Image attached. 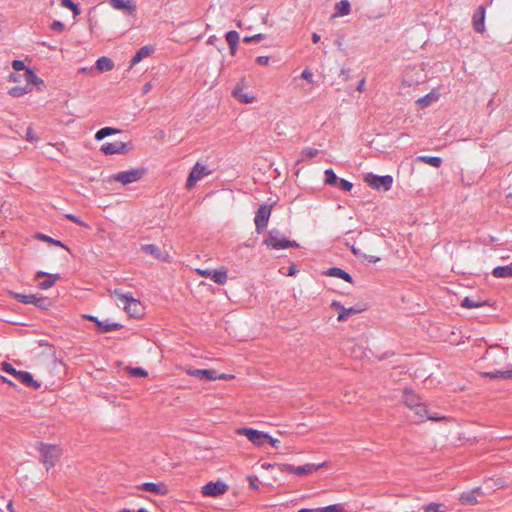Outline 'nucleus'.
Here are the masks:
<instances>
[{
	"mask_svg": "<svg viewBox=\"0 0 512 512\" xmlns=\"http://www.w3.org/2000/svg\"><path fill=\"white\" fill-rule=\"evenodd\" d=\"M197 273L203 277L210 278L212 271L209 269H197Z\"/></svg>",
	"mask_w": 512,
	"mask_h": 512,
	"instance_id": "13d9d810",
	"label": "nucleus"
},
{
	"mask_svg": "<svg viewBox=\"0 0 512 512\" xmlns=\"http://www.w3.org/2000/svg\"><path fill=\"white\" fill-rule=\"evenodd\" d=\"M325 274L331 277L343 279L348 283H353L351 275L339 267H331L325 272Z\"/></svg>",
	"mask_w": 512,
	"mask_h": 512,
	"instance_id": "b1692460",
	"label": "nucleus"
},
{
	"mask_svg": "<svg viewBox=\"0 0 512 512\" xmlns=\"http://www.w3.org/2000/svg\"><path fill=\"white\" fill-rule=\"evenodd\" d=\"M492 2L493 0H487L486 5H480L473 13L472 24L473 29L477 33H483L485 31L486 6L491 5Z\"/></svg>",
	"mask_w": 512,
	"mask_h": 512,
	"instance_id": "ddd939ff",
	"label": "nucleus"
},
{
	"mask_svg": "<svg viewBox=\"0 0 512 512\" xmlns=\"http://www.w3.org/2000/svg\"><path fill=\"white\" fill-rule=\"evenodd\" d=\"M26 139L28 141H33L34 140V137H33V134H32V128L31 127H28L27 128V131H26Z\"/></svg>",
	"mask_w": 512,
	"mask_h": 512,
	"instance_id": "338daca9",
	"label": "nucleus"
},
{
	"mask_svg": "<svg viewBox=\"0 0 512 512\" xmlns=\"http://www.w3.org/2000/svg\"><path fill=\"white\" fill-rule=\"evenodd\" d=\"M312 77H313V74L310 70L308 69H305L302 73H301V78L309 81V82H312Z\"/></svg>",
	"mask_w": 512,
	"mask_h": 512,
	"instance_id": "5fc2aeb1",
	"label": "nucleus"
},
{
	"mask_svg": "<svg viewBox=\"0 0 512 512\" xmlns=\"http://www.w3.org/2000/svg\"><path fill=\"white\" fill-rule=\"evenodd\" d=\"M12 68L16 71H23V79L28 85L37 86L38 90H41V85L44 84L43 80L39 78L30 68H26L22 60H14L12 62Z\"/></svg>",
	"mask_w": 512,
	"mask_h": 512,
	"instance_id": "6e6552de",
	"label": "nucleus"
},
{
	"mask_svg": "<svg viewBox=\"0 0 512 512\" xmlns=\"http://www.w3.org/2000/svg\"><path fill=\"white\" fill-rule=\"evenodd\" d=\"M481 375L490 379H510L512 378V370H495L491 372H483Z\"/></svg>",
	"mask_w": 512,
	"mask_h": 512,
	"instance_id": "bb28decb",
	"label": "nucleus"
},
{
	"mask_svg": "<svg viewBox=\"0 0 512 512\" xmlns=\"http://www.w3.org/2000/svg\"><path fill=\"white\" fill-rule=\"evenodd\" d=\"M8 294L12 296L15 300L23 303V304H34L35 295L34 294H21L16 293L14 291H8Z\"/></svg>",
	"mask_w": 512,
	"mask_h": 512,
	"instance_id": "7c9ffc66",
	"label": "nucleus"
},
{
	"mask_svg": "<svg viewBox=\"0 0 512 512\" xmlns=\"http://www.w3.org/2000/svg\"><path fill=\"white\" fill-rule=\"evenodd\" d=\"M142 252L145 254L151 255L155 259L167 261L168 260V253L163 252L157 245L155 244H145L141 246Z\"/></svg>",
	"mask_w": 512,
	"mask_h": 512,
	"instance_id": "6ab92c4d",
	"label": "nucleus"
},
{
	"mask_svg": "<svg viewBox=\"0 0 512 512\" xmlns=\"http://www.w3.org/2000/svg\"><path fill=\"white\" fill-rule=\"evenodd\" d=\"M418 160L435 168H439L442 164V159L437 156H420Z\"/></svg>",
	"mask_w": 512,
	"mask_h": 512,
	"instance_id": "e433bc0d",
	"label": "nucleus"
},
{
	"mask_svg": "<svg viewBox=\"0 0 512 512\" xmlns=\"http://www.w3.org/2000/svg\"><path fill=\"white\" fill-rule=\"evenodd\" d=\"M267 442L274 448H278V444L280 443L278 439L272 438L270 435Z\"/></svg>",
	"mask_w": 512,
	"mask_h": 512,
	"instance_id": "052dcab7",
	"label": "nucleus"
},
{
	"mask_svg": "<svg viewBox=\"0 0 512 512\" xmlns=\"http://www.w3.org/2000/svg\"><path fill=\"white\" fill-rule=\"evenodd\" d=\"M492 275L496 278L512 277V263L507 266L495 267L492 271Z\"/></svg>",
	"mask_w": 512,
	"mask_h": 512,
	"instance_id": "cd10ccee",
	"label": "nucleus"
},
{
	"mask_svg": "<svg viewBox=\"0 0 512 512\" xmlns=\"http://www.w3.org/2000/svg\"><path fill=\"white\" fill-rule=\"evenodd\" d=\"M240 89L236 88L233 91V94L235 97H237L242 103H251L253 101V98H249L247 95H241L239 93Z\"/></svg>",
	"mask_w": 512,
	"mask_h": 512,
	"instance_id": "8fccbe9b",
	"label": "nucleus"
},
{
	"mask_svg": "<svg viewBox=\"0 0 512 512\" xmlns=\"http://www.w3.org/2000/svg\"><path fill=\"white\" fill-rule=\"evenodd\" d=\"M330 307L332 309L339 310V312H341L342 308H344V306L339 301L336 300L331 303Z\"/></svg>",
	"mask_w": 512,
	"mask_h": 512,
	"instance_id": "bf43d9fd",
	"label": "nucleus"
},
{
	"mask_svg": "<svg viewBox=\"0 0 512 512\" xmlns=\"http://www.w3.org/2000/svg\"><path fill=\"white\" fill-rule=\"evenodd\" d=\"M60 3L63 7L70 9L72 11L74 17H77L78 15H80V13H81L80 8L72 0H60Z\"/></svg>",
	"mask_w": 512,
	"mask_h": 512,
	"instance_id": "4c0bfd02",
	"label": "nucleus"
},
{
	"mask_svg": "<svg viewBox=\"0 0 512 512\" xmlns=\"http://www.w3.org/2000/svg\"><path fill=\"white\" fill-rule=\"evenodd\" d=\"M335 187H338L342 191L348 192L352 189L353 184L345 179H338Z\"/></svg>",
	"mask_w": 512,
	"mask_h": 512,
	"instance_id": "a18cd8bd",
	"label": "nucleus"
},
{
	"mask_svg": "<svg viewBox=\"0 0 512 512\" xmlns=\"http://www.w3.org/2000/svg\"><path fill=\"white\" fill-rule=\"evenodd\" d=\"M459 501L463 505H475L478 502L474 491L462 493Z\"/></svg>",
	"mask_w": 512,
	"mask_h": 512,
	"instance_id": "f704fd0d",
	"label": "nucleus"
},
{
	"mask_svg": "<svg viewBox=\"0 0 512 512\" xmlns=\"http://www.w3.org/2000/svg\"><path fill=\"white\" fill-rule=\"evenodd\" d=\"M320 151L315 148L306 147L301 151V159L299 161H304L307 158L316 157Z\"/></svg>",
	"mask_w": 512,
	"mask_h": 512,
	"instance_id": "ea45409f",
	"label": "nucleus"
},
{
	"mask_svg": "<svg viewBox=\"0 0 512 512\" xmlns=\"http://www.w3.org/2000/svg\"><path fill=\"white\" fill-rule=\"evenodd\" d=\"M364 182L375 190L389 191L393 185V177L390 175L378 176L373 173H367L364 176Z\"/></svg>",
	"mask_w": 512,
	"mask_h": 512,
	"instance_id": "39448f33",
	"label": "nucleus"
},
{
	"mask_svg": "<svg viewBox=\"0 0 512 512\" xmlns=\"http://www.w3.org/2000/svg\"><path fill=\"white\" fill-rule=\"evenodd\" d=\"M50 28H51L52 31L62 32L64 30L65 26H64V24L61 21L55 20L50 25Z\"/></svg>",
	"mask_w": 512,
	"mask_h": 512,
	"instance_id": "603ef678",
	"label": "nucleus"
},
{
	"mask_svg": "<svg viewBox=\"0 0 512 512\" xmlns=\"http://www.w3.org/2000/svg\"><path fill=\"white\" fill-rule=\"evenodd\" d=\"M362 257L365 258L366 260H368V262H370V263H376V262L380 261L379 257L368 256L366 254H362Z\"/></svg>",
	"mask_w": 512,
	"mask_h": 512,
	"instance_id": "680f3d73",
	"label": "nucleus"
},
{
	"mask_svg": "<svg viewBox=\"0 0 512 512\" xmlns=\"http://www.w3.org/2000/svg\"><path fill=\"white\" fill-rule=\"evenodd\" d=\"M337 13L335 16H345L350 13V3L348 0H341L336 4Z\"/></svg>",
	"mask_w": 512,
	"mask_h": 512,
	"instance_id": "c9c22d12",
	"label": "nucleus"
},
{
	"mask_svg": "<svg viewBox=\"0 0 512 512\" xmlns=\"http://www.w3.org/2000/svg\"><path fill=\"white\" fill-rule=\"evenodd\" d=\"M131 149V143H124L120 141H116L113 143L103 144L101 147V151L105 155L112 154H125Z\"/></svg>",
	"mask_w": 512,
	"mask_h": 512,
	"instance_id": "4468645a",
	"label": "nucleus"
},
{
	"mask_svg": "<svg viewBox=\"0 0 512 512\" xmlns=\"http://www.w3.org/2000/svg\"><path fill=\"white\" fill-rule=\"evenodd\" d=\"M248 480H249V483H250V486L257 489L258 488V478L257 476H248Z\"/></svg>",
	"mask_w": 512,
	"mask_h": 512,
	"instance_id": "4d7b16f0",
	"label": "nucleus"
},
{
	"mask_svg": "<svg viewBox=\"0 0 512 512\" xmlns=\"http://www.w3.org/2000/svg\"><path fill=\"white\" fill-rule=\"evenodd\" d=\"M359 92H363L365 90V78L361 79L356 88Z\"/></svg>",
	"mask_w": 512,
	"mask_h": 512,
	"instance_id": "0e129e2a",
	"label": "nucleus"
},
{
	"mask_svg": "<svg viewBox=\"0 0 512 512\" xmlns=\"http://www.w3.org/2000/svg\"><path fill=\"white\" fill-rule=\"evenodd\" d=\"M119 132H120V130L112 128V127H103V128H101L100 130H98L96 132L95 139L97 141H100V140L104 139L107 136H110V135H113V134H117Z\"/></svg>",
	"mask_w": 512,
	"mask_h": 512,
	"instance_id": "72a5a7b5",
	"label": "nucleus"
},
{
	"mask_svg": "<svg viewBox=\"0 0 512 512\" xmlns=\"http://www.w3.org/2000/svg\"><path fill=\"white\" fill-rule=\"evenodd\" d=\"M486 304H487L486 301H480V300H475L470 297H465L461 302V307L471 309V308H478V307H481Z\"/></svg>",
	"mask_w": 512,
	"mask_h": 512,
	"instance_id": "473e14b6",
	"label": "nucleus"
},
{
	"mask_svg": "<svg viewBox=\"0 0 512 512\" xmlns=\"http://www.w3.org/2000/svg\"><path fill=\"white\" fill-rule=\"evenodd\" d=\"M442 507H444L443 504L429 503L428 505H425L423 509L424 512H444Z\"/></svg>",
	"mask_w": 512,
	"mask_h": 512,
	"instance_id": "c03bdc74",
	"label": "nucleus"
},
{
	"mask_svg": "<svg viewBox=\"0 0 512 512\" xmlns=\"http://www.w3.org/2000/svg\"><path fill=\"white\" fill-rule=\"evenodd\" d=\"M269 57L268 56H258L256 58V62L259 64V65H264V66H267L269 64Z\"/></svg>",
	"mask_w": 512,
	"mask_h": 512,
	"instance_id": "864d4df0",
	"label": "nucleus"
},
{
	"mask_svg": "<svg viewBox=\"0 0 512 512\" xmlns=\"http://www.w3.org/2000/svg\"><path fill=\"white\" fill-rule=\"evenodd\" d=\"M31 87H32V85H28V83L26 82L25 86H15V87H12L9 90V94L12 97H21V96L29 93L31 91V89H32Z\"/></svg>",
	"mask_w": 512,
	"mask_h": 512,
	"instance_id": "2f4dec72",
	"label": "nucleus"
},
{
	"mask_svg": "<svg viewBox=\"0 0 512 512\" xmlns=\"http://www.w3.org/2000/svg\"><path fill=\"white\" fill-rule=\"evenodd\" d=\"M146 172V168L139 167L127 171L118 172L112 176V179L123 185H127L141 180L145 176Z\"/></svg>",
	"mask_w": 512,
	"mask_h": 512,
	"instance_id": "423d86ee",
	"label": "nucleus"
},
{
	"mask_svg": "<svg viewBox=\"0 0 512 512\" xmlns=\"http://www.w3.org/2000/svg\"><path fill=\"white\" fill-rule=\"evenodd\" d=\"M210 279L218 285H224L228 279L227 269L225 267H221L220 269L212 271Z\"/></svg>",
	"mask_w": 512,
	"mask_h": 512,
	"instance_id": "a878e982",
	"label": "nucleus"
},
{
	"mask_svg": "<svg viewBox=\"0 0 512 512\" xmlns=\"http://www.w3.org/2000/svg\"><path fill=\"white\" fill-rule=\"evenodd\" d=\"M265 38H266L265 34L259 33V34H255L253 36H245L243 38V42L249 43V42H252V41H261V40H263Z\"/></svg>",
	"mask_w": 512,
	"mask_h": 512,
	"instance_id": "09e8293b",
	"label": "nucleus"
},
{
	"mask_svg": "<svg viewBox=\"0 0 512 512\" xmlns=\"http://www.w3.org/2000/svg\"><path fill=\"white\" fill-rule=\"evenodd\" d=\"M122 328V325L116 322L108 323L103 321H97V331L99 333H107L114 330H119Z\"/></svg>",
	"mask_w": 512,
	"mask_h": 512,
	"instance_id": "c85d7f7f",
	"label": "nucleus"
},
{
	"mask_svg": "<svg viewBox=\"0 0 512 512\" xmlns=\"http://www.w3.org/2000/svg\"><path fill=\"white\" fill-rule=\"evenodd\" d=\"M151 89H152V83L151 82H147V83L144 84V86L142 88V93L143 94H147Z\"/></svg>",
	"mask_w": 512,
	"mask_h": 512,
	"instance_id": "e2e57ef3",
	"label": "nucleus"
},
{
	"mask_svg": "<svg viewBox=\"0 0 512 512\" xmlns=\"http://www.w3.org/2000/svg\"><path fill=\"white\" fill-rule=\"evenodd\" d=\"M409 409L414 412V422L416 423H421L424 422L425 420H432L436 422L446 420L445 416H439L436 413L429 412V410L426 408V405L423 402Z\"/></svg>",
	"mask_w": 512,
	"mask_h": 512,
	"instance_id": "9d476101",
	"label": "nucleus"
},
{
	"mask_svg": "<svg viewBox=\"0 0 512 512\" xmlns=\"http://www.w3.org/2000/svg\"><path fill=\"white\" fill-rule=\"evenodd\" d=\"M113 67L114 62L109 57L102 56L96 61V68L100 72L110 71L113 69Z\"/></svg>",
	"mask_w": 512,
	"mask_h": 512,
	"instance_id": "c756f323",
	"label": "nucleus"
},
{
	"mask_svg": "<svg viewBox=\"0 0 512 512\" xmlns=\"http://www.w3.org/2000/svg\"><path fill=\"white\" fill-rule=\"evenodd\" d=\"M403 403L407 408H411L414 406H417L419 403L422 402L421 397L412 389L405 388L403 390Z\"/></svg>",
	"mask_w": 512,
	"mask_h": 512,
	"instance_id": "aec40b11",
	"label": "nucleus"
},
{
	"mask_svg": "<svg viewBox=\"0 0 512 512\" xmlns=\"http://www.w3.org/2000/svg\"><path fill=\"white\" fill-rule=\"evenodd\" d=\"M345 509H344V506L343 504H332V505H328L326 507H321L319 508V512H344Z\"/></svg>",
	"mask_w": 512,
	"mask_h": 512,
	"instance_id": "79ce46f5",
	"label": "nucleus"
},
{
	"mask_svg": "<svg viewBox=\"0 0 512 512\" xmlns=\"http://www.w3.org/2000/svg\"><path fill=\"white\" fill-rule=\"evenodd\" d=\"M225 37H226V41L229 45L230 54L232 56H235L237 53L238 44H239V33L234 30L229 31L226 33Z\"/></svg>",
	"mask_w": 512,
	"mask_h": 512,
	"instance_id": "5701e85b",
	"label": "nucleus"
},
{
	"mask_svg": "<svg viewBox=\"0 0 512 512\" xmlns=\"http://www.w3.org/2000/svg\"><path fill=\"white\" fill-rule=\"evenodd\" d=\"M436 99H437V96H436V95H434L433 93H428L427 95H425V96H423V97L419 98V99L417 100V104H418L420 107L424 108V107L429 106V105L432 103V101H433V100H436Z\"/></svg>",
	"mask_w": 512,
	"mask_h": 512,
	"instance_id": "58836bf2",
	"label": "nucleus"
},
{
	"mask_svg": "<svg viewBox=\"0 0 512 512\" xmlns=\"http://www.w3.org/2000/svg\"><path fill=\"white\" fill-rule=\"evenodd\" d=\"M111 295L123 305L124 310L132 317H140L142 315V305L138 299H135L131 293H123L121 289L109 291Z\"/></svg>",
	"mask_w": 512,
	"mask_h": 512,
	"instance_id": "f257e3e1",
	"label": "nucleus"
},
{
	"mask_svg": "<svg viewBox=\"0 0 512 512\" xmlns=\"http://www.w3.org/2000/svg\"><path fill=\"white\" fill-rule=\"evenodd\" d=\"M140 489L157 495H165L167 493V488L162 483L146 482L140 486Z\"/></svg>",
	"mask_w": 512,
	"mask_h": 512,
	"instance_id": "412c9836",
	"label": "nucleus"
},
{
	"mask_svg": "<svg viewBox=\"0 0 512 512\" xmlns=\"http://www.w3.org/2000/svg\"><path fill=\"white\" fill-rule=\"evenodd\" d=\"M272 212V207L267 204L261 205L255 213V227L257 233H263L268 225V221Z\"/></svg>",
	"mask_w": 512,
	"mask_h": 512,
	"instance_id": "9b49d317",
	"label": "nucleus"
},
{
	"mask_svg": "<svg viewBox=\"0 0 512 512\" xmlns=\"http://www.w3.org/2000/svg\"><path fill=\"white\" fill-rule=\"evenodd\" d=\"M37 238H39L41 240H44V241H46L48 243H51L53 245H56V246H64V244L61 241L55 240V239H53V238H51V237H49V236H47L45 234H38Z\"/></svg>",
	"mask_w": 512,
	"mask_h": 512,
	"instance_id": "de8ad7c7",
	"label": "nucleus"
},
{
	"mask_svg": "<svg viewBox=\"0 0 512 512\" xmlns=\"http://www.w3.org/2000/svg\"><path fill=\"white\" fill-rule=\"evenodd\" d=\"M326 466H327L326 462H323V463H320V464L308 463V464H305L303 466H298V467H295V466H293L291 464H280L279 465V469H280L281 472L291 473V474H294L296 476H305L307 474L312 473L313 471H317L320 468H323V467H326Z\"/></svg>",
	"mask_w": 512,
	"mask_h": 512,
	"instance_id": "0eeeda50",
	"label": "nucleus"
},
{
	"mask_svg": "<svg viewBox=\"0 0 512 512\" xmlns=\"http://www.w3.org/2000/svg\"><path fill=\"white\" fill-rule=\"evenodd\" d=\"M43 277H45L46 280L39 283V288L42 290H47V289L51 288L55 284V282L60 279L59 274H50V273H47L44 271H38L35 274V279H40Z\"/></svg>",
	"mask_w": 512,
	"mask_h": 512,
	"instance_id": "a211bd4d",
	"label": "nucleus"
},
{
	"mask_svg": "<svg viewBox=\"0 0 512 512\" xmlns=\"http://www.w3.org/2000/svg\"><path fill=\"white\" fill-rule=\"evenodd\" d=\"M110 5L114 9L123 11L127 15H132L136 11L134 0H110Z\"/></svg>",
	"mask_w": 512,
	"mask_h": 512,
	"instance_id": "f3484780",
	"label": "nucleus"
},
{
	"mask_svg": "<svg viewBox=\"0 0 512 512\" xmlns=\"http://www.w3.org/2000/svg\"><path fill=\"white\" fill-rule=\"evenodd\" d=\"M234 378V375H231V374H225V373H221V374H218L216 372V380L219 379V380H231Z\"/></svg>",
	"mask_w": 512,
	"mask_h": 512,
	"instance_id": "6e6d98bb",
	"label": "nucleus"
},
{
	"mask_svg": "<svg viewBox=\"0 0 512 512\" xmlns=\"http://www.w3.org/2000/svg\"><path fill=\"white\" fill-rule=\"evenodd\" d=\"M154 51L152 46L141 47L130 60V68L141 62L144 58L150 56Z\"/></svg>",
	"mask_w": 512,
	"mask_h": 512,
	"instance_id": "4be33fe9",
	"label": "nucleus"
},
{
	"mask_svg": "<svg viewBox=\"0 0 512 512\" xmlns=\"http://www.w3.org/2000/svg\"><path fill=\"white\" fill-rule=\"evenodd\" d=\"M65 218L72 221L73 223L79 225V226H82V227H86V223H84L79 217L73 215V214H66L65 215Z\"/></svg>",
	"mask_w": 512,
	"mask_h": 512,
	"instance_id": "3c124183",
	"label": "nucleus"
},
{
	"mask_svg": "<svg viewBox=\"0 0 512 512\" xmlns=\"http://www.w3.org/2000/svg\"><path fill=\"white\" fill-rule=\"evenodd\" d=\"M228 489V486L220 481L209 482L202 487V494L204 496L217 497L224 494Z\"/></svg>",
	"mask_w": 512,
	"mask_h": 512,
	"instance_id": "2eb2a0df",
	"label": "nucleus"
},
{
	"mask_svg": "<svg viewBox=\"0 0 512 512\" xmlns=\"http://www.w3.org/2000/svg\"><path fill=\"white\" fill-rule=\"evenodd\" d=\"M2 370L13 375L19 382L27 387H33L35 389L40 387V384L33 379L31 373L27 371H18L10 363L4 362L2 364Z\"/></svg>",
	"mask_w": 512,
	"mask_h": 512,
	"instance_id": "20e7f679",
	"label": "nucleus"
},
{
	"mask_svg": "<svg viewBox=\"0 0 512 512\" xmlns=\"http://www.w3.org/2000/svg\"><path fill=\"white\" fill-rule=\"evenodd\" d=\"M325 184L335 186L338 181V177L332 169L325 170Z\"/></svg>",
	"mask_w": 512,
	"mask_h": 512,
	"instance_id": "a19ab883",
	"label": "nucleus"
},
{
	"mask_svg": "<svg viewBox=\"0 0 512 512\" xmlns=\"http://www.w3.org/2000/svg\"><path fill=\"white\" fill-rule=\"evenodd\" d=\"M39 452L47 470L54 467L62 455V449L58 445L41 443Z\"/></svg>",
	"mask_w": 512,
	"mask_h": 512,
	"instance_id": "f03ea898",
	"label": "nucleus"
},
{
	"mask_svg": "<svg viewBox=\"0 0 512 512\" xmlns=\"http://www.w3.org/2000/svg\"><path fill=\"white\" fill-rule=\"evenodd\" d=\"M298 512H319V508H314V509L302 508Z\"/></svg>",
	"mask_w": 512,
	"mask_h": 512,
	"instance_id": "774afa93",
	"label": "nucleus"
},
{
	"mask_svg": "<svg viewBox=\"0 0 512 512\" xmlns=\"http://www.w3.org/2000/svg\"><path fill=\"white\" fill-rule=\"evenodd\" d=\"M211 173L212 171L209 170L207 166L197 162L187 178L186 188L188 190L192 189L198 181H200L203 177L210 175Z\"/></svg>",
	"mask_w": 512,
	"mask_h": 512,
	"instance_id": "f8f14e48",
	"label": "nucleus"
},
{
	"mask_svg": "<svg viewBox=\"0 0 512 512\" xmlns=\"http://www.w3.org/2000/svg\"><path fill=\"white\" fill-rule=\"evenodd\" d=\"M21 77L23 78V76L20 74L11 73L9 76V80L13 81V82H17L20 80Z\"/></svg>",
	"mask_w": 512,
	"mask_h": 512,
	"instance_id": "69168bd1",
	"label": "nucleus"
},
{
	"mask_svg": "<svg viewBox=\"0 0 512 512\" xmlns=\"http://www.w3.org/2000/svg\"><path fill=\"white\" fill-rule=\"evenodd\" d=\"M128 371L131 376L146 377L148 375L147 371L141 367H135V368L130 367V368H128Z\"/></svg>",
	"mask_w": 512,
	"mask_h": 512,
	"instance_id": "49530a36",
	"label": "nucleus"
},
{
	"mask_svg": "<svg viewBox=\"0 0 512 512\" xmlns=\"http://www.w3.org/2000/svg\"><path fill=\"white\" fill-rule=\"evenodd\" d=\"M264 244L270 249H286L297 248L299 245L295 241L288 240L278 230L269 231L268 237L264 240Z\"/></svg>",
	"mask_w": 512,
	"mask_h": 512,
	"instance_id": "7ed1b4c3",
	"label": "nucleus"
},
{
	"mask_svg": "<svg viewBox=\"0 0 512 512\" xmlns=\"http://www.w3.org/2000/svg\"><path fill=\"white\" fill-rule=\"evenodd\" d=\"M236 434L246 436L257 447L263 446L269 438L268 433L246 427L236 429Z\"/></svg>",
	"mask_w": 512,
	"mask_h": 512,
	"instance_id": "1a4fd4ad",
	"label": "nucleus"
},
{
	"mask_svg": "<svg viewBox=\"0 0 512 512\" xmlns=\"http://www.w3.org/2000/svg\"><path fill=\"white\" fill-rule=\"evenodd\" d=\"M186 373L189 376L198 378L199 380L213 381L216 380V371L213 369H196L187 368Z\"/></svg>",
	"mask_w": 512,
	"mask_h": 512,
	"instance_id": "dca6fc26",
	"label": "nucleus"
},
{
	"mask_svg": "<svg viewBox=\"0 0 512 512\" xmlns=\"http://www.w3.org/2000/svg\"><path fill=\"white\" fill-rule=\"evenodd\" d=\"M36 307L38 308H41V309H48V307L50 306V301L48 300L47 297H37L35 295V299H34V304Z\"/></svg>",
	"mask_w": 512,
	"mask_h": 512,
	"instance_id": "37998d69",
	"label": "nucleus"
},
{
	"mask_svg": "<svg viewBox=\"0 0 512 512\" xmlns=\"http://www.w3.org/2000/svg\"><path fill=\"white\" fill-rule=\"evenodd\" d=\"M363 310H364V308L357 307V306L349 307V308L344 307V308H342V311L339 312L337 320L339 322L347 321L349 319V317H351L352 315L358 314V313L362 312Z\"/></svg>",
	"mask_w": 512,
	"mask_h": 512,
	"instance_id": "393cba45",
	"label": "nucleus"
}]
</instances>
